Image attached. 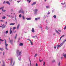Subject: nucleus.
Segmentation results:
<instances>
[{
  "mask_svg": "<svg viewBox=\"0 0 66 66\" xmlns=\"http://www.w3.org/2000/svg\"><path fill=\"white\" fill-rule=\"evenodd\" d=\"M2 12H5V10H3V9H2Z\"/></svg>",
  "mask_w": 66,
  "mask_h": 66,
  "instance_id": "a878e982",
  "label": "nucleus"
},
{
  "mask_svg": "<svg viewBox=\"0 0 66 66\" xmlns=\"http://www.w3.org/2000/svg\"><path fill=\"white\" fill-rule=\"evenodd\" d=\"M19 61H20V60H21V58H19Z\"/></svg>",
  "mask_w": 66,
  "mask_h": 66,
  "instance_id": "58836bf2",
  "label": "nucleus"
},
{
  "mask_svg": "<svg viewBox=\"0 0 66 66\" xmlns=\"http://www.w3.org/2000/svg\"><path fill=\"white\" fill-rule=\"evenodd\" d=\"M5 48L6 49V50H8V49H7V45H8V44H7V43H6V39H5Z\"/></svg>",
  "mask_w": 66,
  "mask_h": 66,
  "instance_id": "7ed1b4c3",
  "label": "nucleus"
},
{
  "mask_svg": "<svg viewBox=\"0 0 66 66\" xmlns=\"http://www.w3.org/2000/svg\"><path fill=\"white\" fill-rule=\"evenodd\" d=\"M37 19H38V18H36L35 19V20H37Z\"/></svg>",
  "mask_w": 66,
  "mask_h": 66,
  "instance_id": "c9c22d12",
  "label": "nucleus"
},
{
  "mask_svg": "<svg viewBox=\"0 0 66 66\" xmlns=\"http://www.w3.org/2000/svg\"><path fill=\"white\" fill-rule=\"evenodd\" d=\"M52 13H53V10L52 11Z\"/></svg>",
  "mask_w": 66,
  "mask_h": 66,
  "instance_id": "338daca9",
  "label": "nucleus"
},
{
  "mask_svg": "<svg viewBox=\"0 0 66 66\" xmlns=\"http://www.w3.org/2000/svg\"><path fill=\"white\" fill-rule=\"evenodd\" d=\"M5 3V1H4L3 3L4 4V3Z\"/></svg>",
  "mask_w": 66,
  "mask_h": 66,
  "instance_id": "79ce46f5",
  "label": "nucleus"
},
{
  "mask_svg": "<svg viewBox=\"0 0 66 66\" xmlns=\"http://www.w3.org/2000/svg\"><path fill=\"white\" fill-rule=\"evenodd\" d=\"M5 23L6 24H7V22H6Z\"/></svg>",
  "mask_w": 66,
  "mask_h": 66,
  "instance_id": "5fc2aeb1",
  "label": "nucleus"
},
{
  "mask_svg": "<svg viewBox=\"0 0 66 66\" xmlns=\"http://www.w3.org/2000/svg\"><path fill=\"white\" fill-rule=\"evenodd\" d=\"M13 29H14V30L16 29V27H14L13 28Z\"/></svg>",
  "mask_w": 66,
  "mask_h": 66,
  "instance_id": "e433bc0d",
  "label": "nucleus"
},
{
  "mask_svg": "<svg viewBox=\"0 0 66 66\" xmlns=\"http://www.w3.org/2000/svg\"><path fill=\"white\" fill-rule=\"evenodd\" d=\"M20 26V25L19 24L17 27V29H18L19 28V26Z\"/></svg>",
  "mask_w": 66,
  "mask_h": 66,
  "instance_id": "dca6fc26",
  "label": "nucleus"
},
{
  "mask_svg": "<svg viewBox=\"0 0 66 66\" xmlns=\"http://www.w3.org/2000/svg\"><path fill=\"white\" fill-rule=\"evenodd\" d=\"M19 13H22V14H24V11H23V10H22V9L19 11Z\"/></svg>",
  "mask_w": 66,
  "mask_h": 66,
  "instance_id": "20e7f679",
  "label": "nucleus"
},
{
  "mask_svg": "<svg viewBox=\"0 0 66 66\" xmlns=\"http://www.w3.org/2000/svg\"><path fill=\"white\" fill-rule=\"evenodd\" d=\"M31 31H32V32H33V33H34L35 32V31H34V29L32 28V29Z\"/></svg>",
  "mask_w": 66,
  "mask_h": 66,
  "instance_id": "0eeeda50",
  "label": "nucleus"
},
{
  "mask_svg": "<svg viewBox=\"0 0 66 66\" xmlns=\"http://www.w3.org/2000/svg\"><path fill=\"white\" fill-rule=\"evenodd\" d=\"M2 66H5V65H4V64H3Z\"/></svg>",
  "mask_w": 66,
  "mask_h": 66,
  "instance_id": "0e129e2a",
  "label": "nucleus"
},
{
  "mask_svg": "<svg viewBox=\"0 0 66 66\" xmlns=\"http://www.w3.org/2000/svg\"><path fill=\"white\" fill-rule=\"evenodd\" d=\"M32 18H26V19L27 20H31Z\"/></svg>",
  "mask_w": 66,
  "mask_h": 66,
  "instance_id": "1a4fd4ad",
  "label": "nucleus"
},
{
  "mask_svg": "<svg viewBox=\"0 0 66 66\" xmlns=\"http://www.w3.org/2000/svg\"><path fill=\"white\" fill-rule=\"evenodd\" d=\"M28 40H29V41H30V42H31V40H30V39H28Z\"/></svg>",
  "mask_w": 66,
  "mask_h": 66,
  "instance_id": "6e6d98bb",
  "label": "nucleus"
},
{
  "mask_svg": "<svg viewBox=\"0 0 66 66\" xmlns=\"http://www.w3.org/2000/svg\"><path fill=\"white\" fill-rule=\"evenodd\" d=\"M22 18H23V19L24 20L26 19V18H25V17H24V16H22Z\"/></svg>",
  "mask_w": 66,
  "mask_h": 66,
  "instance_id": "6ab92c4d",
  "label": "nucleus"
},
{
  "mask_svg": "<svg viewBox=\"0 0 66 66\" xmlns=\"http://www.w3.org/2000/svg\"><path fill=\"white\" fill-rule=\"evenodd\" d=\"M3 19H5V17H2Z\"/></svg>",
  "mask_w": 66,
  "mask_h": 66,
  "instance_id": "f704fd0d",
  "label": "nucleus"
},
{
  "mask_svg": "<svg viewBox=\"0 0 66 66\" xmlns=\"http://www.w3.org/2000/svg\"><path fill=\"white\" fill-rule=\"evenodd\" d=\"M40 19V18H38V19Z\"/></svg>",
  "mask_w": 66,
  "mask_h": 66,
  "instance_id": "13d9d810",
  "label": "nucleus"
},
{
  "mask_svg": "<svg viewBox=\"0 0 66 66\" xmlns=\"http://www.w3.org/2000/svg\"><path fill=\"white\" fill-rule=\"evenodd\" d=\"M61 4L62 5H64V4H65V3H62Z\"/></svg>",
  "mask_w": 66,
  "mask_h": 66,
  "instance_id": "09e8293b",
  "label": "nucleus"
},
{
  "mask_svg": "<svg viewBox=\"0 0 66 66\" xmlns=\"http://www.w3.org/2000/svg\"><path fill=\"white\" fill-rule=\"evenodd\" d=\"M20 2V1H17V2H18V3H19Z\"/></svg>",
  "mask_w": 66,
  "mask_h": 66,
  "instance_id": "3c124183",
  "label": "nucleus"
},
{
  "mask_svg": "<svg viewBox=\"0 0 66 66\" xmlns=\"http://www.w3.org/2000/svg\"><path fill=\"white\" fill-rule=\"evenodd\" d=\"M7 16H8V17H10V15H7Z\"/></svg>",
  "mask_w": 66,
  "mask_h": 66,
  "instance_id": "c03bdc74",
  "label": "nucleus"
},
{
  "mask_svg": "<svg viewBox=\"0 0 66 66\" xmlns=\"http://www.w3.org/2000/svg\"><path fill=\"white\" fill-rule=\"evenodd\" d=\"M3 55H4V53L3 52Z\"/></svg>",
  "mask_w": 66,
  "mask_h": 66,
  "instance_id": "052dcab7",
  "label": "nucleus"
},
{
  "mask_svg": "<svg viewBox=\"0 0 66 66\" xmlns=\"http://www.w3.org/2000/svg\"><path fill=\"white\" fill-rule=\"evenodd\" d=\"M66 29V26H65L64 28V29L65 30V29Z\"/></svg>",
  "mask_w": 66,
  "mask_h": 66,
  "instance_id": "a18cd8bd",
  "label": "nucleus"
},
{
  "mask_svg": "<svg viewBox=\"0 0 66 66\" xmlns=\"http://www.w3.org/2000/svg\"><path fill=\"white\" fill-rule=\"evenodd\" d=\"M6 3H7V4H9V5H10V2H9V1H7L6 2Z\"/></svg>",
  "mask_w": 66,
  "mask_h": 66,
  "instance_id": "f8f14e48",
  "label": "nucleus"
},
{
  "mask_svg": "<svg viewBox=\"0 0 66 66\" xmlns=\"http://www.w3.org/2000/svg\"><path fill=\"white\" fill-rule=\"evenodd\" d=\"M44 64H43V65L44 66H45V62H43Z\"/></svg>",
  "mask_w": 66,
  "mask_h": 66,
  "instance_id": "cd10ccee",
  "label": "nucleus"
},
{
  "mask_svg": "<svg viewBox=\"0 0 66 66\" xmlns=\"http://www.w3.org/2000/svg\"><path fill=\"white\" fill-rule=\"evenodd\" d=\"M58 30L59 32H61V30L58 29Z\"/></svg>",
  "mask_w": 66,
  "mask_h": 66,
  "instance_id": "473e14b6",
  "label": "nucleus"
},
{
  "mask_svg": "<svg viewBox=\"0 0 66 66\" xmlns=\"http://www.w3.org/2000/svg\"><path fill=\"white\" fill-rule=\"evenodd\" d=\"M1 37H0V44H1V42H0V41H2V42H3V40L1 39Z\"/></svg>",
  "mask_w": 66,
  "mask_h": 66,
  "instance_id": "a211bd4d",
  "label": "nucleus"
},
{
  "mask_svg": "<svg viewBox=\"0 0 66 66\" xmlns=\"http://www.w3.org/2000/svg\"><path fill=\"white\" fill-rule=\"evenodd\" d=\"M0 27H2V26H0Z\"/></svg>",
  "mask_w": 66,
  "mask_h": 66,
  "instance_id": "69168bd1",
  "label": "nucleus"
},
{
  "mask_svg": "<svg viewBox=\"0 0 66 66\" xmlns=\"http://www.w3.org/2000/svg\"><path fill=\"white\" fill-rule=\"evenodd\" d=\"M15 20L16 21V20H17L16 19V16H15Z\"/></svg>",
  "mask_w": 66,
  "mask_h": 66,
  "instance_id": "8fccbe9b",
  "label": "nucleus"
},
{
  "mask_svg": "<svg viewBox=\"0 0 66 66\" xmlns=\"http://www.w3.org/2000/svg\"><path fill=\"white\" fill-rule=\"evenodd\" d=\"M36 66H38V65L37 64V63H36Z\"/></svg>",
  "mask_w": 66,
  "mask_h": 66,
  "instance_id": "37998d69",
  "label": "nucleus"
},
{
  "mask_svg": "<svg viewBox=\"0 0 66 66\" xmlns=\"http://www.w3.org/2000/svg\"><path fill=\"white\" fill-rule=\"evenodd\" d=\"M49 14H50V12H49V11L48 12V15H49Z\"/></svg>",
  "mask_w": 66,
  "mask_h": 66,
  "instance_id": "49530a36",
  "label": "nucleus"
},
{
  "mask_svg": "<svg viewBox=\"0 0 66 66\" xmlns=\"http://www.w3.org/2000/svg\"><path fill=\"white\" fill-rule=\"evenodd\" d=\"M0 50L1 51H3L4 49L3 48H1Z\"/></svg>",
  "mask_w": 66,
  "mask_h": 66,
  "instance_id": "f3484780",
  "label": "nucleus"
},
{
  "mask_svg": "<svg viewBox=\"0 0 66 66\" xmlns=\"http://www.w3.org/2000/svg\"><path fill=\"white\" fill-rule=\"evenodd\" d=\"M20 45L22 46L23 45V44L22 43H20Z\"/></svg>",
  "mask_w": 66,
  "mask_h": 66,
  "instance_id": "412c9836",
  "label": "nucleus"
},
{
  "mask_svg": "<svg viewBox=\"0 0 66 66\" xmlns=\"http://www.w3.org/2000/svg\"><path fill=\"white\" fill-rule=\"evenodd\" d=\"M55 49H56V47L55 46H54Z\"/></svg>",
  "mask_w": 66,
  "mask_h": 66,
  "instance_id": "680f3d73",
  "label": "nucleus"
},
{
  "mask_svg": "<svg viewBox=\"0 0 66 66\" xmlns=\"http://www.w3.org/2000/svg\"><path fill=\"white\" fill-rule=\"evenodd\" d=\"M30 66H31V61H30Z\"/></svg>",
  "mask_w": 66,
  "mask_h": 66,
  "instance_id": "de8ad7c7",
  "label": "nucleus"
},
{
  "mask_svg": "<svg viewBox=\"0 0 66 66\" xmlns=\"http://www.w3.org/2000/svg\"><path fill=\"white\" fill-rule=\"evenodd\" d=\"M60 62H59L58 64V66H60Z\"/></svg>",
  "mask_w": 66,
  "mask_h": 66,
  "instance_id": "2f4dec72",
  "label": "nucleus"
},
{
  "mask_svg": "<svg viewBox=\"0 0 66 66\" xmlns=\"http://www.w3.org/2000/svg\"><path fill=\"white\" fill-rule=\"evenodd\" d=\"M64 36H65V35H64L61 36L60 38V40H61V39H62V37H64Z\"/></svg>",
  "mask_w": 66,
  "mask_h": 66,
  "instance_id": "9d476101",
  "label": "nucleus"
},
{
  "mask_svg": "<svg viewBox=\"0 0 66 66\" xmlns=\"http://www.w3.org/2000/svg\"><path fill=\"white\" fill-rule=\"evenodd\" d=\"M65 41H66V39H65V40H64V41H63V43H64V42H65Z\"/></svg>",
  "mask_w": 66,
  "mask_h": 66,
  "instance_id": "4d7b16f0",
  "label": "nucleus"
},
{
  "mask_svg": "<svg viewBox=\"0 0 66 66\" xmlns=\"http://www.w3.org/2000/svg\"><path fill=\"white\" fill-rule=\"evenodd\" d=\"M36 4V2H34L31 5H35Z\"/></svg>",
  "mask_w": 66,
  "mask_h": 66,
  "instance_id": "2eb2a0df",
  "label": "nucleus"
},
{
  "mask_svg": "<svg viewBox=\"0 0 66 66\" xmlns=\"http://www.w3.org/2000/svg\"><path fill=\"white\" fill-rule=\"evenodd\" d=\"M46 7L47 9H49V8H50V6H46Z\"/></svg>",
  "mask_w": 66,
  "mask_h": 66,
  "instance_id": "aec40b11",
  "label": "nucleus"
},
{
  "mask_svg": "<svg viewBox=\"0 0 66 66\" xmlns=\"http://www.w3.org/2000/svg\"><path fill=\"white\" fill-rule=\"evenodd\" d=\"M38 11V10L35 9V14H36L37 13V11Z\"/></svg>",
  "mask_w": 66,
  "mask_h": 66,
  "instance_id": "39448f33",
  "label": "nucleus"
},
{
  "mask_svg": "<svg viewBox=\"0 0 66 66\" xmlns=\"http://www.w3.org/2000/svg\"><path fill=\"white\" fill-rule=\"evenodd\" d=\"M7 33H8V31H6L5 32L6 34H7Z\"/></svg>",
  "mask_w": 66,
  "mask_h": 66,
  "instance_id": "c85d7f7f",
  "label": "nucleus"
},
{
  "mask_svg": "<svg viewBox=\"0 0 66 66\" xmlns=\"http://www.w3.org/2000/svg\"><path fill=\"white\" fill-rule=\"evenodd\" d=\"M55 34H53V35H55Z\"/></svg>",
  "mask_w": 66,
  "mask_h": 66,
  "instance_id": "e2e57ef3",
  "label": "nucleus"
},
{
  "mask_svg": "<svg viewBox=\"0 0 66 66\" xmlns=\"http://www.w3.org/2000/svg\"><path fill=\"white\" fill-rule=\"evenodd\" d=\"M36 56H37V54H36L35 55V57H36Z\"/></svg>",
  "mask_w": 66,
  "mask_h": 66,
  "instance_id": "ea45409f",
  "label": "nucleus"
},
{
  "mask_svg": "<svg viewBox=\"0 0 66 66\" xmlns=\"http://www.w3.org/2000/svg\"><path fill=\"white\" fill-rule=\"evenodd\" d=\"M20 18H21V15L20 14L19 16Z\"/></svg>",
  "mask_w": 66,
  "mask_h": 66,
  "instance_id": "7c9ffc66",
  "label": "nucleus"
},
{
  "mask_svg": "<svg viewBox=\"0 0 66 66\" xmlns=\"http://www.w3.org/2000/svg\"><path fill=\"white\" fill-rule=\"evenodd\" d=\"M10 60L11 65V66H13L15 63V61H13V58H10Z\"/></svg>",
  "mask_w": 66,
  "mask_h": 66,
  "instance_id": "f257e3e1",
  "label": "nucleus"
},
{
  "mask_svg": "<svg viewBox=\"0 0 66 66\" xmlns=\"http://www.w3.org/2000/svg\"><path fill=\"white\" fill-rule=\"evenodd\" d=\"M12 29V28H11L10 29V34H11L12 32V30H11Z\"/></svg>",
  "mask_w": 66,
  "mask_h": 66,
  "instance_id": "ddd939ff",
  "label": "nucleus"
},
{
  "mask_svg": "<svg viewBox=\"0 0 66 66\" xmlns=\"http://www.w3.org/2000/svg\"><path fill=\"white\" fill-rule=\"evenodd\" d=\"M17 34H16V36L15 37V39H16V37H17Z\"/></svg>",
  "mask_w": 66,
  "mask_h": 66,
  "instance_id": "4c0bfd02",
  "label": "nucleus"
},
{
  "mask_svg": "<svg viewBox=\"0 0 66 66\" xmlns=\"http://www.w3.org/2000/svg\"><path fill=\"white\" fill-rule=\"evenodd\" d=\"M55 31L56 33H57L59 35H60V33L59 32V31H57L56 30H55Z\"/></svg>",
  "mask_w": 66,
  "mask_h": 66,
  "instance_id": "423d86ee",
  "label": "nucleus"
},
{
  "mask_svg": "<svg viewBox=\"0 0 66 66\" xmlns=\"http://www.w3.org/2000/svg\"><path fill=\"white\" fill-rule=\"evenodd\" d=\"M4 8V7H2L0 8V10H2Z\"/></svg>",
  "mask_w": 66,
  "mask_h": 66,
  "instance_id": "bb28decb",
  "label": "nucleus"
},
{
  "mask_svg": "<svg viewBox=\"0 0 66 66\" xmlns=\"http://www.w3.org/2000/svg\"><path fill=\"white\" fill-rule=\"evenodd\" d=\"M0 21L3 22V20H1Z\"/></svg>",
  "mask_w": 66,
  "mask_h": 66,
  "instance_id": "603ef678",
  "label": "nucleus"
},
{
  "mask_svg": "<svg viewBox=\"0 0 66 66\" xmlns=\"http://www.w3.org/2000/svg\"><path fill=\"white\" fill-rule=\"evenodd\" d=\"M10 42L11 44H12V43H13V40H10Z\"/></svg>",
  "mask_w": 66,
  "mask_h": 66,
  "instance_id": "393cba45",
  "label": "nucleus"
},
{
  "mask_svg": "<svg viewBox=\"0 0 66 66\" xmlns=\"http://www.w3.org/2000/svg\"><path fill=\"white\" fill-rule=\"evenodd\" d=\"M54 18H56V15H54L53 16Z\"/></svg>",
  "mask_w": 66,
  "mask_h": 66,
  "instance_id": "5701e85b",
  "label": "nucleus"
},
{
  "mask_svg": "<svg viewBox=\"0 0 66 66\" xmlns=\"http://www.w3.org/2000/svg\"><path fill=\"white\" fill-rule=\"evenodd\" d=\"M35 37H37V36H33L32 37L33 38H35Z\"/></svg>",
  "mask_w": 66,
  "mask_h": 66,
  "instance_id": "c756f323",
  "label": "nucleus"
},
{
  "mask_svg": "<svg viewBox=\"0 0 66 66\" xmlns=\"http://www.w3.org/2000/svg\"><path fill=\"white\" fill-rule=\"evenodd\" d=\"M57 49H58V48H59V47H61V46L60 45H57Z\"/></svg>",
  "mask_w": 66,
  "mask_h": 66,
  "instance_id": "6e6552de",
  "label": "nucleus"
},
{
  "mask_svg": "<svg viewBox=\"0 0 66 66\" xmlns=\"http://www.w3.org/2000/svg\"><path fill=\"white\" fill-rule=\"evenodd\" d=\"M21 52H19V50H18L17 51L16 54H17V56L18 57L19 55H21Z\"/></svg>",
  "mask_w": 66,
  "mask_h": 66,
  "instance_id": "f03ea898",
  "label": "nucleus"
},
{
  "mask_svg": "<svg viewBox=\"0 0 66 66\" xmlns=\"http://www.w3.org/2000/svg\"><path fill=\"white\" fill-rule=\"evenodd\" d=\"M30 43L32 45H33V42H31V41L30 42Z\"/></svg>",
  "mask_w": 66,
  "mask_h": 66,
  "instance_id": "72a5a7b5",
  "label": "nucleus"
},
{
  "mask_svg": "<svg viewBox=\"0 0 66 66\" xmlns=\"http://www.w3.org/2000/svg\"><path fill=\"white\" fill-rule=\"evenodd\" d=\"M39 61L40 62H41L43 61V60H39Z\"/></svg>",
  "mask_w": 66,
  "mask_h": 66,
  "instance_id": "a19ab883",
  "label": "nucleus"
},
{
  "mask_svg": "<svg viewBox=\"0 0 66 66\" xmlns=\"http://www.w3.org/2000/svg\"><path fill=\"white\" fill-rule=\"evenodd\" d=\"M61 59H63V57H61Z\"/></svg>",
  "mask_w": 66,
  "mask_h": 66,
  "instance_id": "774afa93",
  "label": "nucleus"
},
{
  "mask_svg": "<svg viewBox=\"0 0 66 66\" xmlns=\"http://www.w3.org/2000/svg\"><path fill=\"white\" fill-rule=\"evenodd\" d=\"M15 23H11L10 24V25H15Z\"/></svg>",
  "mask_w": 66,
  "mask_h": 66,
  "instance_id": "4468645a",
  "label": "nucleus"
},
{
  "mask_svg": "<svg viewBox=\"0 0 66 66\" xmlns=\"http://www.w3.org/2000/svg\"><path fill=\"white\" fill-rule=\"evenodd\" d=\"M55 62V61L54 60H53V61H52L53 62Z\"/></svg>",
  "mask_w": 66,
  "mask_h": 66,
  "instance_id": "bf43d9fd",
  "label": "nucleus"
},
{
  "mask_svg": "<svg viewBox=\"0 0 66 66\" xmlns=\"http://www.w3.org/2000/svg\"><path fill=\"white\" fill-rule=\"evenodd\" d=\"M31 1V0H30L29 1V0H27V2H29V3H30V2Z\"/></svg>",
  "mask_w": 66,
  "mask_h": 66,
  "instance_id": "4be33fe9",
  "label": "nucleus"
},
{
  "mask_svg": "<svg viewBox=\"0 0 66 66\" xmlns=\"http://www.w3.org/2000/svg\"><path fill=\"white\" fill-rule=\"evenodd\" d=\"M63 43H64V42H63V43H61L60 44V45L61 46H62V45H63Z\"/></svg>",
  "mask_w": 66,
  "mask_h": 66,
  "instance_id": "b1692460",
  "label": "nucleus"
},
{
  "mask_svg": "<svg viewBox=\"0 0 66 66\" xmlns=\"http://www.w3.org/2000/svg\"><path fill=\"white\" fill-rule=\"evenodd\" d=\"M46 29H48V27H46Z\"/></svg>",
  "mask_w": 66,
  "mask_h": 66,
  "instance_id": "864d4df0",
  "label": "nucleus"
},
{
  "mask_svg": "<svg viewBox=\"0 0 66 66\" xmlns=\"http://www.w3.org/2000/svg\"><path fill=\"white\" fill-rule=\"evenodd\" d=\"M3 27H2V29H3L4 28H5V25H4V24H3Z\"/></svg>",
  "mask_w": 66,
  "mask_h": 66,
  "instance_id": "9b49d317",
  "label": "nucleus"
}]
</instances>
